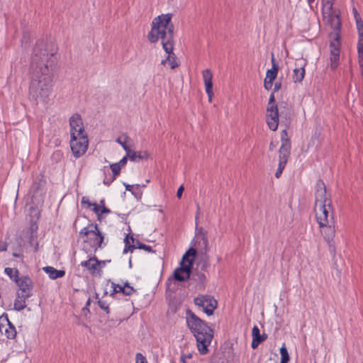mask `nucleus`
Segmentation results:
<instances>
[{
    "label": "nucleus",
    "mask_w": 363,
    "mask_h": 363,
    "mask_svg": "<svg viewBox=\"0 0 363 363\" xmlns=\"http://www.w3.org/2000/svg\"><path fill=\"white\" fill-rule=\"evenodd\" d=\"M196 255V250L195 248L191 247L186 253L183 255L182 259L183 261L193 259V262L194 261V258Z\"/></svg>",
    "instance_id": "obj_30"
},
{
    "label": "nucleus",
    "mask_w": 363,
    "mask_h": 363,
    "mask_svg": "<svg viewBox=\"0 0 363 363\" xmlns=\"http://www.w3.org/2000/svg\"><path fill=\"white\" fill-rule=\"evenodd\" d=\"M194 245L201 251L202 254L207 252L208 249V240L207 231L202 227L196 228V235L194 238Z\"/></svg>",
    "instance_id": "obj_13"
},
{
    "label": "nucleus",
    "mask_w": 363,
    "mask_h": 363,
    "mask_svg": "<svg viewBox=\"0 0 363 363\" xmlns=\"http://www.w3.org/2000/svg\"><path fill=\"white\" fill-rule=\"evenodd\" d=\"M334 0H322L323 11L328 10V12L330 13L333 9Z\"/></svg>",
    "instance_id": "obj_37"
},
{
    "label": "nucleus",
    "mask_w": 363,
    "mask_h": 363,
    "mask_svg": "<svg viewBox=\"0 0 363 363\" xmlns=\"http://www.w3.org/2000/svg\"><path fill=\"white\" fill-rule=\"evenodd\" d=\"M190 278L203 286H204V284L206 281V275L203 272L198 271L192 272Z\"/></svg>",
    "instance_id": "obj_27"
},
{
    "label": "nucleus",
    "mask_w": 363,
    "mask_h": 363,
    "mask_svg": "<svg viewBox=\"0 0 363 363\" xmlns=\"http://www.w3.org/2000/svg\"><path fill=\"white\" fill-rule=\"evenodd\" d=\"M43 271L48 274L51 279H56L65 276V272L64 270H57L55 268L47 266L43 268Z\"/></svg>",
    "instance_id": "obj_21"
},
{
    "label": "nucleus",
    "mask_w": 363,
    "mask_h": 363,
    "mask_svg": "<svg viewBox=\"0 0 363 363\" xmlns=\"http://www.w3.org/2000/svg\"><path fill=\"white\" fill-rule=\"evenodd\" d=\"M184 186L182 185L179 187L177 192V198L180 199L182 196L183 191H184Z\"/></svg>",
    "instance_id": "obj_53"
},
{
    "label": "nucleus",
    "mask_w": 363,
    "mask_h": 363,
    "mask_svg": "<svg viewBox=\"0 0 363 363\" xmlns=\"http://www.w3.org/2000/svg\"><path fill=\"white\" fill-rule=\"evenodd\" d=\"M128 156H125L123 157L120 161L119 162L116 163L117 164L119 165V167L121 168L122 167H123L126 163H127V161H128Z\"/></svg>",
    "instance_id": "obj_51"
},
{
    "label": "nucleus",
    "mask_w": 363,
    "mask_h": 363,
    "mask_svg": "<svg viewBox=\"0 0 363 363\" xmlns=\"http://www.w3.org/2000/svg\"><path fill=\"white\" fill-rule=\"evenodd\" d=\"M193 259L182 260L180 267L174 272V279L179 281H184L191 277L193 267Z\"/></svg>",
    "instance_id": "obj_10"
},
{
    "label": "nucleus",
    "mask_w": 363,
    "mask_h": 363,
    "mask_svg": "<svg viewBox=\"0 0 363 363\" xmlns=\"http://www.w3.org/2000/svg\"><path fill=\"white\" fill-rule=\"evenodd\" d=\"M62 159L63 153L60 150L55 151L51 156V160L55 163L60 162Z\"/></svg>",
    "instance_id": "obj_32"
},
{
    "label": "nucleus",
    "mask_w": 363,
    "mask_h": 363,
    "mask_svg": "<svg viewBox=\"0 0 363 363\" xmlns=\"http://www.w3.org/2000/svg\"><path fill=\"white\" fill-rule=\"evenodd\" d=\"M203 79L205 85V90L208 95L209 101L213 96V74L209 69H206L202 72Z\"/></svg>",
    "instance_id": "obj_17"
},
{
    "label": "nucleus",
    "mask_w": 363,
    "mask_h": 363,
    "mask_svg": "<svg viewBox=\"0 0 363 363\" xmlns=\"http://www.w3.org/2000/svg\"><path fill=\"white\" fill-rule=\"evenodd\" d=\"M105 261L104 260H99V270H101V268L104 267Z\"/></svg>",
    "instance_id": "obj_58"
},
{
    "label": "nucleus",
    "mask_w": 363,
    "mask_h": 363,
    "mask_svg": "<svg viewBox=\"0 0 363 363\" xmlns=\"http://www.w3.org/2000/svg\"><path fill=\"white\" fill-rule=\"evenodd\" d=\"M356 21V25L358 31V34H363V21L361 18H359V19L355 20Z\"/></svg>",
    "instance_id": "obj_45"
},
{
    "label": "nucleus",
    "mask_w": 363,
    "mask_h": 363,
    "mask_svg": "<svg viewBox=\"0 0 363 363\" xmlns=\"http://www.w3.org/2000/svg\"><path fill=\"white\" fill-rule=\"evenodd\" d=\"M293 80L294 82H301L305 76V69L301 65L300 67H296L293 71Z\"/></svg>",
    "instance_id": "obj_26"
},
{
    "label": "nucleus",
    "mask_w": 363,
    "mask_h": 363,
    "mask_svg": "<svg viewBox=\"0 0 363 363\" xmlns=\"http://www.w3.org/2000/svg\"><path fill=\"white\" fill-rule=\"evenodd\" d=\"M357 48L359 56L363 55V34H359V40Z\"/></svg>",
    "instance_id": "obj_38"
},
{
    "label": "nucleus",
    "mask_w": 363,
    "mask_h": 363,
    "mask_svg": "<svg viewBox=\"0 0 363 363\" xmlns=\"http://www.w3.org/2000/svg\"><path fill=\"white\" fill-rule=\"evenodd\" d=\"M82 203H86L89 206V203H91V202L89 201V200L86 197L83 196L82 199Z\"/></svg>",
    "instance_id": "obj_57"
},
{
    "label": "nucleus",
    "mask_w": 363,
    "mask_h": 363,
    "mask_svg": "<svg viewBox=\"0 0 363 363\" xmlns=\"http://www.w3.org/2000/svg\"><path fill=\"white\" fill-rule=\"evenodd\" d=\"M116 177L114 176H109L108 177L107 176H105V178L104 179V184L105 185L109 186L115 179Z\"/></svg>",
    "instance_id": "obj_46"
},
{
    "label": "nucleus",
    "mask_w": 363,
    "mask_h": 363,
    "mask_svg": "<svg viewBox=\"0 0 363 363\" xmlns=\"http://www.w3.org/2000/svg\"><path fill=\"white\" fill-rule=\"evenodd\" d=\"M194 302L195 305L202 308L208 315H213L218 306L217 301L209 295H199L194 298Z\"/></svg>",
    "instance_id": "obj_9"
},
{
    "label": "nucleus",
    "mask_w": 363,
    "mask_h": 363,
    "mask_svg": "<svg viewBox=\"0 0 363 363\" xmlns=\"http://www.w3.org/2000/svg\"><path fill=\"white\" fill-rule=\"evenodd\" d=\"M323 13L328 15V22L330 23L331 28L335 31V33H339L341 28V21L339 15L336 12L333 11V9L330 13L328 12V10L323 11Z\"/></svg>",
    "instance_id": "obj_19"
},
{
    "label": "nucleus",
    "mask_w": 363,
    "mask_h": 363,
    "mask_svg": "<svg viewBox=\"0 0 363 363\" xmlns=\"http://www.w3.org/2000/svg\"><path fill=\"white\" fill-rule=\"evenodd\" d=\"M186 321L188 328L196 338L199 352L201 354H207L208 347L213 338V329L190 309L186 311Z\"/></svg>",
    "instance_id": "obj_3"
},
{
    "label": "nucleus",
    "mask_w": 363,
    "mask_h": 363,
    "mask_svg": "<svg viewBox=\"0 0 363 363\" xmlns=\"http://www.w3.org/2000/svg\"><path fill=\"white\" fill-rule=\"evenodd\" d=\"M252 341L251 347L253 349H256L261 342L264 341V338H262V336L260 335L259 329L257 325H255L252 330Z\"/></svg>",
    "instance_id": "obj_20"
},
{
    "label": "nucleus",
    "mask_w": 363,
    "mask_h": 363,
    "mask_svg": "<svg viewBox=\"0 0 363 363\" xmlns=\"http://www.w3.org/2000/svg\"><path fill=\"white\" fill-rule=\"evenodd\" d=\"M315 218L318 225H324V223L334 221L332 211V203L323 204L314 206Z\"/></svg>",
    "instance_id": "obj_8"
},
{
    "label": "nucleus",
    "mask_w": 363,
    "mask_h": 363,
    "mask_svg": "<svg viewBox=\"0 0 363 363\" xmlns=\"http://www.w3.org/2000/svg\"><path fill=\"white\" fill-rule=\"evenodd\" d=\"M340 34L333 33V41L330 42V55H340Z\"/></svg>",
    "instance_id": "obj_25"
},
{
    "label": "nucleus",
    "mask_w": 363,
    "mask_h": 363,
    "mask_svg": "<svg viewBox=\"0 0 363 363\" xmlns=\"http://www.w3.org/2000/svg\"><path fill=\"white\" fill-rule=\"evenodd\" d=\"M125 242V248L123 250V253H127L128 251L133 252L134 249L136 248V245H130L128 240V235L124 239Z\"/></svg>",
    "instance_id": "obj_35"
},
{
    "label": "nucleus",
    "mask_w": 363,
    "mask_h": 363,
    "mask_svg": "<svg viewBox=\"0 0 363 363\" xmlns=\"http://www.w3.org/2000/svg\"><path fill=\"white\" fill-rule=\"evenodd\" d=\"M353 12H354V16L355 20H357V19H359V18H361L355 8L353 9Z\"/></svg>",
    "instance_id": "obj_56"
},
{
    "label": "nucleus",
    "mask_w": 363,
    "mask_h": 363,
    "mask_svg": "<svg viewBox=\"0 0 363 363\" xmlns=\"http://www.w3.org/2000/svg\"><path fill=\"white\" fill-rule=\"evenodd\" d=\"M321 233L326 242L330 243L334 238L335 234L334 221L324 223V225H319Z\"/></svg>",
    "instance_id": "obj_18"
},
{
    "label": "nucleus",
    "mask_w": 363,
    "mask_h": 363,
    "mask_svg": "<svg viewBox=\"0 0 363 363\" xmlns=\"http://www.w3.org/2000/svg\"><path fill=\"white\" fill-rule=\"evenodd\" d=\"M90 303H91V298H89L86 303L85 306L82 308V312L84 315H86L87 313H90V311L89 309V306Z\"/></svg>",
    "instance_id": "obj_48"
},
{
    "label": "nucleus",
    "mask_w": 363,
    "mask_h": 363,
    "mask_svg": "<svg viewBox=\"0 0 363 363\" xmlns=\"http://www.w3.org/2000/svg\"><path fill=\"white\" fill-rule=\"evenodd\" d=\"M262 336V338H264V340L267 338V335L266 334H263Z\"/></svg>",
    "instance_id": "obj_63"
},
{
    "label": "nucleus",
    "mask_w": 363,
    "mask_h": 363,
    "mask_svg": "<svg viewBox=\"0 0 363 363\" xmlns=\"http://www.w3.org/2000/svg\"><path fill=\"white\" fill-rule=\"evenodd\" d=\"M126 154L128 158L133 162L138 160L147 159L149 157V154L146 151L134 152L130 149Z\"/></svg>",
    "instance_id": "obj_24"
},
{
    "label": "nucleus",
    "mask_w": 363,
    "mask_h": 363,
    "mask_svg": "<svg viewBox=\"0 0 363 363\" xmlns=\"http://www.w3.org/2000/svg\"><path fill=\"white\" fill-rule=\"evenodd\" d=\"M281 87V83L280 82H277L275 84H274V89H273V92H276L277 91H279Z\"/></svg>",
    "instance_id": "obj_52"
},
{
    "label": "nucleus",
    "mask_w": 363,
    "mask_h": 363,
    "mask_svg": "<svg viewBox=\"0 0 363 363\" xmlns=\"http://www.w3.org/2000/svg\"><path fill=\"white\" fill-rule=\"evenodd\" d=\"M191 358H192L191 354H183L180 357V361L182 363H189L188 359H191Z\"/></svg>",
    "instance_id": "obj_47"
},
{
    "label": "nucleus",
    "mask_w": 363,
    "mask_h": 363,
    "mask_svg": "<svg viewBox=\"0 0 363 363\" xmlns=\"http://www.w3.org/2000/svg\"><path fill=\"white\" fill-rule=\"evenodd\" d=\"M280 354H281L280 363H288L290 360V357H289L288 350L285 346V344H283V345L280 348Z\"/></svg>",
    "instance_id": "obj_29"
},
{
    "label": "nucleus",
    "mask_w": 363,
    "mask_h": 363,
    "mask_svg": "<svg viewBox=\"0 0 363 363\" xmlns=\"http://www.w3.org/2000/svg\"><path fill=\"white\" fill-rule=\"evenodd\" d=\"M135 360V363H147L145 357L141 353L136 354Z\"/></svg>",
    "instance_id": "obj_44"
},
{
    "label": "nucleus",
    "mask_w": 363,
    "mask_h": 363,
    "mask_svg": "<svg viewBox=\"0 0 363 363\" xmlns=\"http://www.w3.org/2000/svg\"><path fill=\"white\" fill-rule=\"evenodd\" d=\"M315 188V206L332 203L330 195L327 194L325 184L322 179L316 182Z\"/></svg>",
    "instance_id": "obj_11"
},
{
    "label": "nucleus",
    "mask_w": 363,
    "mask_h": 363,
    "mask_svg": "<svg viewBox=\"0 0 363 363\" xmlns=\"http://www.w3.org/2000/svg\"><path fill=\"white\" fill-rule=\"evenodd\" d=\"M80 238H86L84 242L89 243L91 248L96 252L99 248L103 247L104 237L96 223H90L79 232Z\"/></svg>",
    "instance_id": "obj_4"
},
{
    "label": "nucleus",
    "mask_w": 363,
    "mask_h": 363,
    "mask_svg": "<svg viewBox=\"0 0 363 363\" xmlns=\"http://www.w3.org/2000/svg\"><path fill=\"white\" fill-rule=\"evenodd\" d=\"M0 333L8 339L13 340L16 337V330L15 326L10 322L8 315L4 313L0 316Z\"/></svg>",
    "instance_id": "obj_12"
},
{
    "label": "nucleus",
    "mask_w": 363,
    "mask_h": 363,
    "mask_svg": "<svg viewBox=\"0 0 363 363\" xmlns=\"http://www.w3.org/2000/svg\"><path fill=\"white\" fill-rule=\"evenodd\" d=\"M4 273L12 280L14 281L18 279V270L17 269H13L11 267H6L4 269Z\"/></svg>",
    "instance_id": "obj_28"
},
{
    "label": "nucleus",
    "mask_w": 363,
    "mask_h": 363,
    "mask_svg": "<svg viewBox=\"0 0 363 363\" xmlns=\"http://www.w3.org/2000/svg\"><path fill=\"white\" fill-rule=\"evenodd\" d=\"M209 266H210V263L208 261V257L207 256V254L206 253L203 254L201 269L202 271H206L208 267H209Z\"/></svg>",
    "instance_id": "obj_36"
},
{
    "label": "nucleus",
    "mask_w": 363,
    "mask_h": 363,
    "mask_svg": "<svg viewBox=\"0 0 363 363\" xmlns=\"http://www.w3.org/2000/svg\"><path fill=\"white\" fill-rule=\"evenodd\" d=\"M123 286H124L125 289V288H128V286H130L129 285L128 282H125Z\"/></svg>",
    "instance_id": "obj_60"
},
{
    "label": "nucleus",
    "mask_w": 363,
    "mask_h": 363,
    "mask_svg": "<svg viewBox=\"0 0 363 363\" xmlns=\"http://www.w3.org/2000/svg\"><path fill=\"white\" fill-rule=\"evenodd\" d=\"M136 245H137L136 248H138L140 250H145L147 252H155V251L153 250L150 246L143 244L142 242H140L138 240L137 241Z\"/></svg>",
    "instance_id": "obj_40"
},
{
    "label": "nucleus",
    "mask_w": 363,
    "mask_h": 363,
    "mask_svg": "<svg viewBox=\"0 0 363 363\" xmlns=\"http://www.w3.org/2000/svg\"><path fill=\"white\" fill-rule=\"evenodd\" d=\"M19 288L20 294L30 297L33 294V281L28 276H23L15 281Z\"/></svg>",
    "instance_id": "obj_14"
},
{
    "label": "nucleus",
    "mask_w": 363,
    "mask_h": 363,
    "mask_svg": "<svg viewBox=\"0 0 363 363\" xmlns=\"http://www.w3.org/2000/svg\"><path fill=\"white\" fill-rule=\"evenodd\" d=\"M29 297H26L25 295L20 294L19 292H17L16 298L13 304L14 309L18 311L24 309L26 307V300Z\"/></svg>",
    "instance_id": "obj_23"
},
{
    "label": "nucleus",
    "mask_w": 363,
    "mask_h": 363,
    "mask_svg": "<svg viewBox=\"0 0 363 363\" xmlns=\"http://www.w3.org/2000/svg\"><path fill=\"white\" fill-rule=\"evenodd\" d=\"M135 291V290L134 289V288L130 286H128V288H125V289L124 288L123 294L125 296H130Z\"/></svg>",
    "instance_id": "obj_49"
},
{
    "label": "nucleus",
    "mask_w": 363,
    "mask_h": 363,
    "mask_svg": "<svg viewBox=\"0 0 363 363\" xmlns=\"http://www.w3.org/2000/svg\"><path fill=\"white\" fill-rule=\"evenodd\" d=\"M272 86H273V81H270L269 79H264V86L267 90L271 89Z\"/></svg>",
    "instance_id": "obj_50"
},
{
    "label": "nucleus",
    "mask_w": 363,
    "mask_h": 363,
    "mask_svg": "<svg viewBox=\"0 0 363 363\" xmlns=\"http://www.w3.org/2000/svg\"><path fill=\"white\" fill-rule=\"evenodd\" d=\"M111 212V210L108 208H106L105 206H103L101 209V215L102 213H108Z\"/></svg>",
    "instance_id": "obj_54"
},
{
    "label": "nucleus",
    "mask_w": 363,
    "mask_h": 363,
    "mask_svg": "<svg viewBox=\"0 0 363 363\" xmlns=\"http://www.w3.org/2000/svg\"><path fill=\"white\" fill-rule=\"evenodd\" d=\"M112 287H113V291L111 293V296H113L116 294L118 293H123L124 291V286H122L120 284H115L114 282L111 283Z\"/></svg>",
    "instance_id": "obj_33"
},
{
    "label": "nucleus",
    "mask_w": 363,
    "mask_h": 363,
    "mask_svg": "<svg viewBox=\"0 0 363 363\" xmlns=\"http://www.w3.org/2000/svg\"><path fill=\"white\" fill-rule=\"evenodd\" d=\"M100 204L103 206H104V200L102 199L101 201H100Z\"/></svg>",
    "instance_id": "obj_64"
},
{
    "label": "nucleus",
    "mask_w": 363,
    "mask_h": 363,
    "mask_svg": "<svg viewBox=\"0 0 363 363\" xmlns=\"http://www.w3.org/2000/svg\"><path fill=\"white\" fill-rule=\"evenodd\" d=\"M281 145L279 150V164L275 172L276 178H279L285 168L290 155L291 141L288 136L286 130H283L281 133Z\"/></svg>",
    "instance_id": "obj_6"
},
{
    "label": "nucleus",
    "mask_w": 363,
    "mask_h": 363,
    "mask_svg": "<svg viewBox=\"0 0 363 363\" xmlns=\"http://www.w3.org/2000/svg\"><path fill=\"white\" fill-rule=\"evenodd\" d=\"M272 69H268L267 71L265 79H269L270 81H274L277 78V73H278L279 68V65L275 62L274 54H272Z\"/></svg>",
    "instance_id": "obj_22"
},
{
    "label": "nucleus",
    "mask_w": 363,
    "mask_h": 363,
    "mask_svg": "<svg viewBox=\"0 0 363 363\" xmlns=\"http://www.w3.org/2000/svg\"><path fill=\"white\" fill-rule=\"evenodd\" d=\"M69 125L71 137L73 133H74V135L86 134L82 117L79 113H74L70 117Z\"/></svg>",
    "instance_id": "obj_15"
},
{
    "label": "nucleus",
    "mask_w": 363,
    "mask_h": 363,
    "mask_svg": "<svg viewBox=\"0 0 363 363\" xmlns=\"http://www.w3.org/2000/svg\"><path fill=\"white\" fill-rule=\"evenodd\" d=\"M330 66L332 69H335L339 64L340 55L334 54L330 55Z\"/></svg>",
    "instance_id": "obj_34"
},
{
    "label": "nucleus",
    "mask_w": 363,
    "mask_h": 363,
    "mask_svg": "<svg viewBox=\"0 0 363 363\" xmlns=\"http://www.w3.org/2000/svg\"><path fill=\"white\" fill-rule=\"evenodd\" d=\"M56 58L52 50H48L45 41H36L30 64L29 96L35 101L48 102L53 86Z\"/></svg>",
    "instance_id": "obj_1"
},
{
    "label": "nucleus",
    "mask_w": 363,
    "mask_h": 363,
    "mask_svg": "<svg viewBox=\"0 0 363 363\" xmlns=\"http://www.w3.org/2000/svg\"><path fill=\"white\" fill-rule=\"evenodd\" d=\"M124 186L125 187L126 191H131L133 194H134L135 196H137L138 193H135L133 189H135L138 190L140 186V184L130 185V184H127L124 183Z\"/></svg>",
    "instance_id": "obj_42"
},
{
    "label": "nucleus",
    "mask_w": 363,
    "mask_h": 363,
    "mask_svg": "<svg viewBox=\"0 0 363 363\" xmlns=\"http://www.w3.org/2000/svg\"><path fill=\"white\" fill-rule=\"evenodd\" d=\"M7 250V244L6 242H0V252Z\"/></svg>",
    "instance_id": "obj_55"
},
{
    "label": "nucleus",
    "mask_w": 363,
    "mask_h": 363,
    "mask_svg": "<svg viewBox=\"0 0 363 363\" xmlns=\"http://www.w3.org/2000/svg\"><path fill=\"white\" fill-rule=\"evenodd\" d=\"M80 265L86 268L92 276H101L102 271L99 270V260L96 257L94 256L82 262Z\"/></svg>",
    "instance_id": "obj_16"
},
{
    "label": "nucleus",
    "mask_w": 363,
    "mask_h": 363,
    "mask_svg": "<svg viewBox=\"0 0 363 363\" xmlns=\"http://www.w3.org/2000/svg\"><path fill=\"white\" fill-rule=\"evenodd\" d=\"M88 138L86 134L74 135L72 134L70 140V147L74 156L77 158L83 155L88 148Z\"/></svg>",
    "instance_id": "obj_7"
},
{
    "label": "nucleus",
    "mask_w": 363,
    "mask_h": 363,
    "mask_svg": "<svg viewBox=\"0 0 363 363\" xmlns=\"http://www.w3.org/2000/svg\"><path fill=\"white\" fill-rule=\"evenodd\" d=\"M13 257H18L20 256V255L17 254V253H13Z\"/></svg>",
    "instance_id": "obj_62"
},
{
    "label": "nucleus",
    "mask_w": 363,
    "mask_h": 363,
    "mask_svg": "<svg viewBox=\"0 0 363 363\" xmlns=\"http://www.w3.org/2000/svg\"><path fill=\"white\" fill-rule=\"evenodd\" d=\"M172 13L162 14L155 17L152 20L151 30L147 34V38L151 43H155L161 39L164 50L169 54L167 60L169 62L171 69H174L179 66V64L173 52L174 26L172 22Z\"/></svg>",
    "instance_id": "obj_2"
},
{
    "label": "nucleus",
    "mask_w": 363,
    "mask_h": 363,
    "mask_svg": "<svg viewBox=\"0 0 363 363\" xmlns=\"http://www.w3.org/2000/svg\"><path fill=\"white\" fill-rule=\"evenodd\" d=\"M276 147V145L274 144L273 142H271L270 145H269V150L270 151H273L274 150V148Z\"/></svg>",
    "instance_id": "obj_59"
},
{
    "label": "nucleus",
    "mask_w": 363,
    "mask_h": 363,
    "mask_svg": "<svg viewBox=\"0 0 363 363\" xmlns=\"http://www.w3.org/2000/svg\"><path fill=\"white\" fill-rule=\"evenodd\" d=\"M110 168H111V169L112 171L113 176L116 177L118 175L120 174V172H121V168L116 163L111 164L110 165Z\"/></svg>",
    "instance_id": "obj_41"
},
{
    "label": "nucleus",
    "mask_w": 363,
    "mask_h": 363,
    "mask_svg": "<svg viewBox=\"0 0 363 363\" xmlns=\"http://www.w3.org/2000/svg\"><path fill=\"white\" fill-rule=\"evenodd\" d=\"M130 140V138L128 136V135H124V140L123 141L121 140V137H119L116 139V142L118 143H119L122 147L124 149V150L126 152V153L128 152H129L130 150V147L126 145V143H128V141Z\"/></svg>",
    "instance_id": "obj_31"
},
{
    "label": "nucleus",
    "mask_w": 363,
    "mask_h": 363,
    "mask_svg": "<svg viewBox=\"0 0 363 363\" xmlns=\"http://www.w3.org/2000/svg\"><path fill=\"white\" fill-rule=\"evenodd\" d=\"M97 303H98V306L100 307V308L104 310L107 314H108L110 313L109 306H108V304L106 303V301L99 299V300H98Z\"/></svg>",
    "instance_id": "obj_39"
},
{
    "label": "nucleus",
    "mask_w": 363,
    "mask_h": 363,
    "mask_svg": "<svg viewBox=\"0 0 363 363\" xmlns=\"http://www.w3.org/2000/svg\"><path fill=\"white\" fill-rule=\"evenodd\" d=\"M90 206H94L92 210L99 218L101 216V207L100 206V205H98L96 203H89V207H90Z\"/></svg>",
    "instance_id": "obj_43"
},
{
    "label": "nucleus",
    "mask_w": 363,
    "mask_h": 363,
    "mask_svg": "<svg viewBox=\"0 0 363 363\" xmlns=\"http://www.w3.org/2000/svg\"><path fill=\"white\" fill-rule=\"evenodd\" d=\"M167 61H168V60H167V58H166L165 60H163L162 61V65H165V64H166V62H167Z\"/></svg>",
    "instance_id": "obj_61"
},
{
    "label": "nucleus",
    "mask_w": 363,
    "mask_h": 363,
    "mask_svg": "<svg viewBox=\"0 0 363 363\" xmlns=\"http://www.w3.org/2000/svg\"><path fill=\"white\" fill-rule=\"evenodd\" d=\"M291 114V109L287 108V111L284 113L283 111H279L277 105L275 103L274 92H272L270 94L268 106L267 108V123L269 128L273 131L276 130L279 125V118L284 115L286 118L287 115Z\"/></svg>",
    "instance_id": "obj_5"
}]
</instances>
